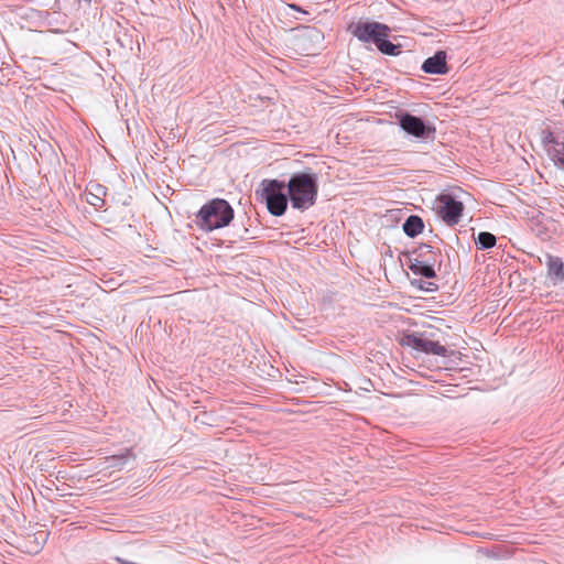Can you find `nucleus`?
I'll list each match as a JSON object with an SVG mask.
<instances>
[{
  "mask_svg": "<svg viewBox=\"0 0 564 564\" xmlns=\"http://www.w3.org/2000/svg\"><path fill=\"white\" fill-rule=\"evenodd\" d=\"M288 195L293 208L306 210L317 198V177L313 173H295L286 184Z\"/></svg>",
  "mask_w": 564,
  "mask_h": 564,
  "instance_id": "obj_1",
  "label": "nucleus"
},
{
  "mask_svg": "<svg viewBox=\"0 0 564 564\" xmlns=\"http://www.w3.org/2000/svg\"><path fill=\"white\" fill-rule=\"evenodd\" d=\"M234 219V209L223 198H214L203 205L196 214L197 226L205 231L224 228Z\"/></svg>",
  "mask_w": 564,
  "mask_h": 564,
  "instance_id": "obj_2",
  "label": "nucleus"
},
{
  "mask_svg": "<svg viewBox=\"0 0 564 564\" xmlns=\"http://www.w3.org/2000/svg\"><path fill=\"white\" fill-rule=\"evenodd\" d=\"M260 192L262 199L267 204L269 213L273 216H282L289 202L286 184L279 180H263L260 184Z\"/></svg>",
  "mask_w": 564,
  "mask_h": 564,
  "instance_id": "obj_3",
  "label": "nucleus"
},
{
  "mask_svg": "<svg viewBox=\"0 0 564 564\" xmlns=\"http://www.w3.org/2000/svg\"><path fill=\"white\" fill-rule=\"evenodd\" d=\"M347 31L362 43H372L376 46L382 37H389L391 29L389 25L377 21L351 22Z\"/></svg>",
  "mask_w": 564,
  "mask_h": 564,
  "instance_id": "obj_4",
  "label": "nucleus"
},
{
  "mask_svg": "<svg viewBox=\"0 0 564 564\" xmlns=\"http://www.w3.org/2000/svg\"><path fill=\"white\" fill-rule=\"evenodd\" d=\"M395 118L400 128L409 135L420 140L434 138L435 127L430 121L406 111L398 112Z\"/></svg>",
  "mask_w": 564,
  "mask_h": 564,
  "instance_id": "obj_5",
  "label": "nucleus"
},
{
  "mask_svg": "<svg viewBox=\"0 0 564 564\" xmlns=\"http://www.w3.org/2000/svg\"><path fill=\"white\" fill-rule=\"evenodd\" d=\"M541 141L547 158L561 170H564V131L562 129H544Z\"/></svg>",
  "mask_w": 564,
  "mask_h": 564,
  "instance_id": "obj_6",
  "label": "nucleus"
},
{
  "mask_svg": "<svg viewBox=\"0 0 564 564\" xmlns=\"http://www.w3.org/2000/svg\"><path fill=\"white\" fill-rule=\"evenodd\" d=\"M404 345L412 349L427 355L445 357L447 349L438 341L432 340L423 334H409L404 337Z\"/></svg>",
  "mask_w": 564,
  "mask_h": 564,
  "instance_id": "obj_7",
  "label": "nucleus"
},
{
  "mask_svg": "<svg viewBox=\"0 0 564 564\" xmlns=\"http://www.w3.org/2000/svg\"><path fill=\"white\" fill-rule=\"evenodd\" d=\"M464 210V205L462 202L456 200L451 195H442L440 197V205L437 207V212L440 217L449 226L456 225L459 223L462 214Z\"/></svg>",
  "mask_w": 564,
  "mask_h": 564,
  "instance_id": "obj_8",
  "label": "nucleus"
},
{
  "mask_svg": "<svg viewBox=\"0 0 564 564\" xmlns=\"http://www.w3.org/2000/svg\"><path fill=\"white\" fill-rule=\"evenodd\" d=\"M546 278L553 286L564 282V262L560 257L546 256Z\"/></svg>",
  "mask_w": 564,
  "mask_h": 564,
  "instance_id": "obj_9",
  "label": "nucleus"
},
{
  "mask_svg": "<svg viewBox=\"0 0 564 564\" xmlns=\"http://www.w3.org/2000/svg\"><path fill=\"white\" fill-rule=\"evenodd\" d=\"M413 258L429 263L434 267L441 268L442 265V254L438 248H434L427 243H421L413 252Z\"/></svg>",
  "mask_w": 564,
  "mask_h": 564,
  "instance_id": "obj_10",
  "label": "nucleus"
},
{
  "mask_svg": "<svg viewBox=\"0 0 564 564\" xmlns=\"http://www.w3.org/2000/svg\"><path fill=\"white\" fill-rule=\"evenodd\" d=\"M85 200L87 204L93 206L95 209H100L105 205V197L107 195V187L99 184L90 182L85 189Z\"/></svg>",
  "mask_w": 564,
  "mask_h": 564,
  "instance_id": "obj_11",
  "label": "nucleus"
},
{
  "mask_svg": "<svg viewBox=\"0 0 564 564\" xmlns=\"http://www.w3.org/2000/svg\"><path fill=\"white\" fill-rule=\"evenodd\" d=\"M422 70L427 74L443 75L448 72L446 53L437 51L433 56L426 58L422 64Z\"/></svg>",
  "mask_w": 564,
  "mask_h": 564,
  "instance_id": "obj_12",
  "label": "nucleus"
},
{
  "mask_svg": "<svg viewBox=\"0 0 564 564\" xmlns=\"http://www.w3.org/2000/svg\"><path fill=\"white\" fill-rule=\"evenodd\" d=\"M409 269L413 274L420 275L425 279H433L436 276L435 267L429 263L422 262L415 258H410Z\"/></svg>",
  "mask_w": 564,
  "mask_h": 564,
  "instance_id": "obj_13",
  "label": "nucleus"
},
{
  "mask_svg": "<svg viewBox=\"0 0 564 564\" xmlns=\"http://www.w3.org/2000/svg\"><path fill=\"white\" fill-rule=\"evenodd\" d=\"M402 228L408 237L414 238L423 231L424 223L420 216L411 215L405 219Z\"/></svg>",
  "mask_w": 564,
  "mask_h": 564,
  "instance_id": "obj_14",
  "label": "nucleus"
},
{
  "mask_svg": "<svg viewBox=\"0 0 564 564\" xmlns=\"http://www.w3.org/2000/svg\"><path fill=\"white\" fill-rule=\"evenodd\" d=\"M475 242H476L478 249L487 250V249L492 248L496 245L497 238L491 232L480 231V232H478L477 237L475 238Z\"/></svg>",
  "mask_w": 564,
  "mask_h": 564,
  "instance_id": "obj_15",
  "label": "nucleus"
},
{
  "mask_svg": "<svg viewBox=\"0 0 564 564\" xmlns=\"http://www.w3.org/2000/svg\"><path fill=\"white\" fill-rule=\"evenodd\" d=\"M382 54L389 55V56H395L400 54V45H395L392 42L388 40V37H382L381 41H379L378 45L376 46Z\"/></svg>",
  "mask_w": 564,
  "mask_h": 564,
  "instance_id": "obj_16",
  "label": "nucleus"
},
{
  "mask_svg": "<svg viewBox=\"0 0 564 564\" xmlns=\"http://www.w3.org/2000/svg\"><path fill=\"white\" fill-rule=\"evenodd\" d=\"M411 285L426 293H433L438 290V285L435 282L425 281L423 279H413Z\"/></svg>",
  "mask_w": 564,
  "mask_h": 564,
  "instance_id": "obj_17",
  "label": "nucleus"
},
{
  "mask_svg": "<svg viewBox=\"0 0 564 564\" xmlns=\"http://www.w3.org/2000/svg\"><path fill=\"white\" fill-rule=\"evenodd\" d=\"M129 457H133L131 451L129 449H127L124 454L113 455L110 457V466L121 469Z\"/></svg>",
  "mask_w": 564,
  "mask_h": 564,
  "instance_id": "obj_18",
  "label": "nucleus"
},
{
  "mask_svg": "<svg viewBox=\"0 0 564 564\" xmlns=\"http://www.w3.org/2000/svg\"><path fill=\"white\" fill-rule=\"evenodd\" d=\"M290 8L293 9V10H297V11H301V8L296 4H290Z\"/></svg>",
  "mask_w": 564,
  "mask_h": 564,
  "instance_id": "obj_19",
  "label": "nucleus"
}]
</instances>
